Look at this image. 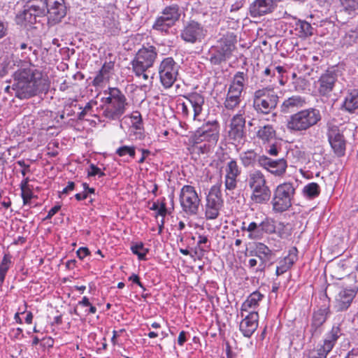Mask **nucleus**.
<instances>
[{
    "instance_id": "4d7b16f0",
    "label": "nucleus",
    "mask_w": 358,
    "mask_h": 358,
    "mask_svg": "<svg viewBox=\"0 0 358 358\" xmlns=\"http://www.w3.org/2000/svg\"><path fill=\"white\" fill-rule=\"evenodd\" d=\"M21 196L24 205L27 204L33 197L31 187L21 189Z\"/></svg>"
},
{
    "instance_id": "f257e3e1",
    "label": "nucleus",
    "mask_w": 358,
    "mask_h": 358,
    "mask_svg": "<svg viewBox=\"0 0 358 358\" xmlns=\"http://www.w3.org/2000/svg\"><path fill=\"white\" fill-rule=\"evenodd\" d=\"M42 83V73L40 71L30 66L20 69L14 73V83L12 90L16 97L20 99H29L35 96L40 90Z\"/></svg>"
},
{
    "instance_id": "f03ea898",
    "label": "nucleus",
    "mask_w": 358,
    "mask_h": 358,
    "mask_svg": "<svg viewBox=\"0 0 358 358\" xmlns=\"http://www.w3.org/2000/svg\"><path fill=\"white\" fill-rule=\"evenodd\" d=\"M104 94L108 96L102 99L103 116L110 120H120L128 106L125 95L117 87H109Z\"/></svg>"
},
{
    "instance_id": "f704fd0d",
    "label": "nucleus",
    "mask_w": 358,
    "mask_h": 358,
    "mask_svg": "<svg viewBox=\"0 0 358 358\" xmlns=\"http://www.w3.org/2000/svg\"><path fill=\"white\" fill-rule=\"evenodd\" d=\"M37 17L28 6L25 5L23 11L17 15L15 21L17 24L27 27L35 24Z\"/></svg>"
},
{
    "instance_id": "8fccbe9b",
    "label": "nucleus",
    "mask_w": 358,
    "mask_h": 358,
    "mask_svg": "<svg viewBox=\"0 0 358 358\" xmlns=\"http://www.w3.org/2000/svg\"><path fill=\"white\" fill-rule=\"evenodd\" d=\"M96 104V101H90L86 103V105L83 107L81 106H78V109L81 110V111L78 114V119L79 120H83L86 115H90L92 113L93 107Z\"/></svg>"
},
{
    "instance_id": "ea45409f",
    "label": "nucleus",
    "mask_w": 358,
    "mask_h": 358,
    "mask_svg": "<svg viewBox=\"0 0 358 358\" xmlns=\"http://www.w3.org/2000/svg\"><path fill=\"white\" fill-rule=\"evenodd\" d=\"M296 30L299 32V36L303 38L311 36L314 34V28L305 20H299L296 23Z\"/></svg>"
},
{
    "instance_id": "338daca9",
    "label": "nucleus",
    "mask_w": 358,
    "mask_h": 358,
    "mask_svg": "<svg viewBox=\"0 0 358 358\" xmlns=\"http://www.w3.org/2000/svg\"><path fill=\"white\" fill-rule=\"evenodd\" d=\"M138 150L141 152V157L138 160V163L143 164L145 161L146 157L150 155L151 152L149 150L143 148H139Z\"/></svg>"
},
{
    "instance_id": "f8f14e48",
    "label": "nucleus",
    "mask_w": 358,
    "mask_h": 358,
    "mask_svg": "<svg viewBox=\"0 0 358 358\" xmlns=\"http://www.w3.org/2000/svg\"><path fill=\"white\" fill-rule=\"evenodd\" d=\"M180 66L172 57L164 58L159 66V75L162 85L165 88L171 87L178 76Z\"/></svg>"
},
{
    "instance_id": "a18cd8bd",
    "label": "nucleus",
    "mask_w": 358,
    "mask_h": 358,
    "mask_svg": "<svg viewBox=\"0 0 358 358\" xmlns=\"http://www.w3.org/2000/svg\"><path fill=\"white\" fill-rule=\"evenodd\" d=\"M260 226L262 236H264V234H271L275 233L276 227L275 221L271 218H265L262 222H260Z\"/></svg>"
},
{
    "instance_id": "5701e85b",
    "label": "nucleus",
    "mask_w": 358,
    "mask_h": 358,
    "mask_svg": "<svg viewBox=\"0 0 358 358\" xmlns=\"http://www.w3.org/2000/svg\"><path fill=\"white\" fill-rule=\"evenodd\" d=\"M257 257L261 260L259 265V270L263 271L266 266V264H272L275 257V254L265 244L259 243L257 244L254 251H251V255Z\"/></svg>"
},
{
    "instance_id": "39448f33",
    "label": "nucleus",
    "mask_w": 358,
    "mask_h": 358,
    "mask_svg": "<svg viewBox=\"0 0 358 358\" xmlns=\"http://www.w3.org/2000/svg\"><path fill=\"white\" fill-rule=\"evenodd\" d=\"M296 187L295 182H285L275 188L271 201L274 213H282L292 207Z\"/></svg>"
},
{
    "instance_id": "20e7f679",
    "label": "nucleus",
    "mask_w": 358,
    "mask_h": 358,
    "mask_svg": "<svg viewBox=\"0 0 358 358\" xmlns=\"http://www.w3.org/2000/svg\"><path fill=\"white\" fill-rule=\"evenodd\" d=\"M236 36L233 32L224 34L208 51L210 64L220 65L229 59L236 49Z\"/></svg>"
},
{
    "instance_id": "bb28decb",
    "label": "nucleus",
    "mask_w": 358,
    "mask_h": 358,
    "mask_svg": "<svg viewBox=\"0 0 358 358\" xmlns=\"http://www.w3.org/2000/svg\"><path fill=\"white\" fill-rule=\"evenodd\" d=\"M261 156L255 150L250 149L239 154V160L244 168L255 167L257 164L260 166Z\"/></svg>"
},
{
    "instance_id": "09e8293b",
    "label": "nucleus",
    "mask_w": 358,
    "mask_h": 358,
    "mask_svg": "<svg viewBox=\"0 0 358 358\" xmlns=\"http://www.w3.org/2000/svg\"><path fill=\"white\" fill-rule=\"evenodd\" d=\"M331 351L322 344L317 349L310 350L308 353V358H327V355Z\"/></svg>"
},
{
    "instance_id": "4c0bfd02",
    "label": "nucleus",
    "mask_w": 358,
    "mask_h": 358,
    "mask_svg": "<svg viewBox=\"0 0 358 358\" xmlns=\"http://www.w3.org/2000/svg\"><path fill=\"white\" fill-rule=\"evenodd\" d=\"M37 17L47 16L46 0H31L26 4Z\"/></svg>"
},
{
    "instance_id": "de8ad7c7",
    "label": "nucleus",
    "mask_w": 358,
    "mask_h": 358,
    "mask_svg": "<svg viewBox=\"0 0 358 358\" xmlns=\"http://www.w3.org/2000/svg\"><path fill=\"white\" fill-rule=\"evenodd\" d=\"M275 233H277L281 238H287L292 235V228L291 224L289 223L285 224L283 222H279L275 225Z\"/></svg>"
},
{
    "instance_id": "6ab92c4d",
    "label": "nucleus",
    "mask_w": 358,
    "mask_h": 358,
    "mask_svg": "<svg viewBox=\"0 0 358 358\" xmlns=\"http://www.w3.org/2000/svg\"><path fill=\"white\" fill-rule=\"evenodd\" d=\"M245 120L241 114L235 115L231 120L228 136L230 140L234 143H241L244 141Z\"/></svg>"
},
{
    "instance_id": "79ce46f5",
    "label": "nucleus",
    "mask_w": 358,
    "mask_h": 358,
    "mask_svg": "<svg viewBox=\"0 0 358 358\" xmlns=\"http://www.w3.org/2000/svg\"><path fill=\"white\" fill-rule=\"evenodd\" d=\"M173 25V24H172L170 22H168L166 18L161 15L157 17L155 23L152 25V28L153 29L161 32L168 33L169 29Z\"/></svg>"
},
{
    "instance_id": "b1692460",
    "label": "nucleus",
    "mask_w": 358,
    "mask_h": 358,
    "mask_svg": "<svg viewBox=\"0 0 358 358\" xmlns=\"http://www.w3.org/2000/svg\"><path fill=\"white\" fill-rule=\"evenodd\" d=\"M306 99L300 95H293L285 99L280 105V112L288 114L297 111L306 105Z\"/></svg>"
},
{
    "instance_id": "423d86ee",
    "label": "nucleus",
    "mask_w": 358,
    "mask_h": 358,
    "mask_svg": "<svg viewBox=\"0 0 358 358\" xmlns=\"http://www.w3.org/2000/svg\"><path fill=\"white\" fill-rule=\"evenodd\" d=\"M279 96L271 87L256 90L253 94V108L259 115H268L278 105Z\"/></svg>"
},
{
    "instance_id": "a19ab883",
    "label": "nucleus",
    "mask_w": 358,
    "mask_h": 358,
    "mask_svg": "<svg viewBox=\"0 0 358 358\" xmlns=\"http://www.w3.org/2000/svg\"><path fill=\"white\" fill-rule=\"evenodd\" d=\"M241 229L242 231H247L248 234V238L250 239H261L263 238L260 223L257 224L255 222H250L248 227L244 226L245 223L243 224Z\"/></svg>"
},
{
    "instance_id": "cd10ccee",
    "label": "nucleus",
    "mask_w": 358,
    "mask_h": 358,
    "mask_svg": "<svg viewBox=\"0 0 358 358\" xmlns=\"http://www.w3.org/2000/svg\"><path fill=\"white\" fill-rule=\"evenodd\" d=\"M247 182L251 190L268 186L266 179L259 170H254L249 173Z\"/></svg>"
},
{
    "instance_id": "9b49d317",
    "label": "nucleus",
    "mask_w": 358,
    "mask_h": 358,
    "mask_svg": "<svg viewBox=\"0 0 358 358\" xmlns=\"http://www.w3.org/2000/svg\"><path fill=\"white\" fill-rule=\"evenodd\" d=\"M219 136L220 126L218 122L217 121H208L195 131L193 141L195 144L206 141L210 146L217 143Z\"/></svg>"
},
{
    "instance_id": "dca6fc26",
    "label": "nucleus",
    "mask_w": 358,
    "mask_h": 358,
    "mask_svg": "<svg viewBox=\"0 0 358 358\" xmlns=\"http://www.w3.org/2000/svg\"><path fill=\"white\" fill-rule=\"evenodd\" d=\"M260 166L275 176L282 177L286 173L287 162L284 158L273 159L266 155H262Z\"/></svg>"
},
{
    "instance_id": "052dcab7",
    "label": "nucleus",
    "mask_w": 358,
    "mask_h": 358,
    "mask_svg": "<svg viewBox=\"0 0 358 358\" xmlns=\"http://www.w3.org/2000/svg\"><path fill=\"white\" fill-rule=\"evenodd\" d=\"M165 199H163V201L161 202L159 208L157 209V215H160L162 217V218H164L165 215H166L167 209H166V205L165 203Z\"/></svg>"
},
{
    "instance_id": "72a5a7b5",
    "label": "nucleus",
    "mask_w": 358,
    "mask_h": 358,
    "mask_svg": "<svg viewBox=\"0 0 358 358\" xmlns=\"http://www.w3.org/2000/svg\"><path fill=\"white\" fill-rule=\"evenodd\" d=\"M271 196V191L268 186L252 190L250 199L254 203L266 204Z\"/></svg>"
},
{
    "instance_id": "c85d7f7f",
    "label": "nucleus",
    "mask_w": 358,
    "mask_h": 358,
    "mask_svg": "<svg viewBox=\"0 0 358 358\" xmlns=\"http://www.w3.org/2000/svg\"><path fill=\"white\" fill-rule=\"evenodd\" d=\"M185 99L193 108L194 120H196L203 110V106L205 102L203 96L199 93L194 92L189 94L185 96Z\"/></svg>"
},
{
    "instance_id": "7c9ffc66",
    "label": "nucleus",
    "mask_w": 358,
    "mask_h": 358,
    "mask_svg": "<svg viewBox=\"0 0 358 358\" xmlns=\"http://www.w3.org/2000/svg\"><path fill=\"white\" fill-rule=\"evenodd\" d=\"M297 249L295 247L292 248L288 255L279 262L280 265L277 266L275 271L277 275L283 274L292 266L297 260Z\"/></svg>"
},
{
    "instance_id": "1a4fd4ad",
    "label": "nucleus",
    "mask_w": 358,
    "mask_h": 358,
    "mask_svg": "<svg viewBox=\"0 0 358 358\" xmlns=\"http://www.w3.org/2000/svg\"><path fill=\"white\" fill-rule=\"evenodd\" d=\"M157 57V51L155 46H143L136 54L131 62L132 70H136L138 73H142L143 70H148L153 66Z\"/></svg>"
},
{
    "instance_id": "69168bd1",
    "label": "nucleus",
    "mask_w": 358,
    "mask_h": 358,
    "mask_svg": "<svg viewBox=\"0 0 358 358\" xmlns=\"http://www.w3.org/2000/svg\"><path fill=\"white\" fill-rule=\"evenodd\" d=\"M60 209V205L55 206L48 211V215H46L44 220H46L51 219Z\"/></svg>"
},
{
    "instance_id": "3c124183",
    "label": "nucleus",
    "mask_w": 358,
    "mask_h": 358,
    "mask_svg": "<svg viewBox=\"0 0 358 358\" xmlns=\"http://www.w3.org/2000/svg\"><path fill=\"white\" fill-rule=\"evenodd\" d=\"M273 141L274 142H271L267 147H266V151L271 156H278L282 150L281 144L275 139Z\"/></svg>"
},
{
    "instance_id": "6e6552de",
    "label": "nucleus",
    "mask_w": 358,
    "mask_h": 358,
    "mask_svg": "<svg viewBox=\"0 0 358 358\" xmlns=\"http://www.w3.org/2000/svg\"><path fill=\"white\" fill-rule=\"evenodd\" d=\"M179 200L182 210L185 214L189 216L197 215L201 199L194 187L189 185H184L180 189Z\"/></svg>"
},
{
    "instance_id": "f3484780",
    "label": "nucleus",
    "mask_w": 358,
    "mask_h": 358,
    "mask_svg": "<svg viewBox=\"0 0 358 358\" xmlns=\"http://www.w3.org/2000/svg\"><path fill=\"white\" fill-rule=\"evenodd\" d=\"M46 4L49 23H58L66 16V6L64 0H46Z\"/></svg>"
},
{
    "instance_id": "37998d69",
    "label": "nucleus",
    "mask_w": 358,
    "mask_h": 358,
    "mask_svg": "<svg viewBox=\"0 0 358 358\" xmlns=\"http://www.w3.org/2000/svg\"><path fill=\"white\" fill-rule=\"evenodd\" d=\"M136 147L135 145H123L120 146L115 150V154L120 157L129 156L131 159H134L136 156Z\"/></svg>"
},
{
    "instance_id": "bf43d9fd",
    "label": "nucleus",
    "mask_w": 358,
    "mask_h": 358,
    "mask_svg": "<svg viewBox=\"0 0 358 358\" xmlns=\"http://www.w3.org/2000/svg\"><path fill=\"white\" fill-rule=\"evenodd\" d=\"M285 69L282 66H275L273 65V72L275 74V76H276V73L278 74L277 78L279 80L280 84L281 85H284L285 82L283 81V73L285 72Z\"/></svg>"
},
{
    "instance_id": "5fc2aeb1",
    "label": "nucleus",
    "mask_w": 358,
    "mask_h": 358,
    "mask_svg": "<svg viewBox=\"0 0 358 358\" xmlns=\"http://www.w3.org/2000/svg\"><path fill=\"white\" fill-rule=\"evenodd\" d=\"M197 247L201 252L206 251L207 249L210 248V245H206L208 243V238L206 236L199 235L198 237Z\"/></svg>"
},
{
    "instance_id": "c756f323",
    "label": "nucleus",
    "mask_w": 358,
    "mask_h": 358,
    "mask_svg": "<svg viewBox=\"0 0 358 358\" xmlns=\"http://www.w3.org/2000/svg\"><path fill=\"white\" fill-rule=\"evenodd\" d=\"M342 109L350 113H354L358 109V90H349L342 104Z\"/></svg>"
},
{
    "instance_id": "e433bc0d",
    "label": "nucleus",
    "mask_w": 358,
    "mask_h": 358,
    "mask_svg": "<svg viewBox=\"0 0 358 358\" xmlns=\"http://www.w3.org/2000/svg\"><path fill=\"white\" fill-rule=\"evenodd\" d=\"M275 131L273 127L271 124L264 125L260 127L259 130L257 131V136L264 143H271L275 139Z\"/></svg>"
},
{
    "instance_id": "58836bf2",
    "label": "nucleus",
    "mask_w": 358,
    "mask_h": 358,
    "mask_svg": "<svg viewBox=\"0 0 358 358\" xmlns=\"http://www.w3.org/2000/svg\"><path fill=\"white\" fill-rule=\"evenodd\" d=\"M131 129H134V134L136 139L142 140L145 138L144 129L142 124V118L141 114L133 115L131 117Z\"/></svg>"
},
{
    "instance_id": "774afa93",
    "label": "nucleus",
    "mask_w": 358,
    "mask_h": 358,
    "mask_svg": "<svg viewBox=\"0 0 358 358\" xmlns=\"http://www.w3.org/2000/svg\"><path fill=\"white\" fill-rule=\"evenodd\" d=\"M17 164L22 167V170L21 171V173L23 176H25L27 171H29V165L27 164L24 160H19L17 162Z\"/></svg>"
},
{
    "instance_id": "9d476101",
    "label": "nucleus",
    "mask_w": 358,
    "mask_h": 358,
    "mask_svg": "<svg viewBox=\"0 0 358 358\" xmlns=\"http://www.w3.org/2000/svg\"><path fill=\"white\" fill-rule=\"evenodd\" d=\"M222 206L223 199L220 185H213L209 189L206 199L205 216L206 220L217 218Z\"/></svg>"
},
{
    "instance_id": "0eeeda50",
    "label": "nucleus",
    "mask_w": 358,
    "mask_h": 358,
    "mask_svg": "<svg viewBox=\"0 0 358 358\" xmlns=\"http://www.w3.org/2000/svg\"><path fill=\"white\" fill-rule=\"evenodd\" d=\"M247 80L246 73L242 71H238L234 76L224 101V106L226 109L233 110L239 106Z\"/></svg>"
},
{
    "instance_id": "2f4dec72",
    "label": "nucleus",
    "mask_w": 358,
    "mask_h": 358,
    "mask_svg": "<svg viewBox=\"0 0 358 358\" xmlns=\"http://www.w3.org/2000/svg\"><path fill=\"white\" fill-rule=\"evenodd\" d=\"M264 295L262 294L259 292L255 291L250 294L246 300L243 303L240 313L241 315V317H244V313H250L251 312L250 309H255L259 306V302L262 301L263 299Z\"/></svg>"
},
{
    "instance_id": "6e6d98bb",
    "label": "nucleus",
    "mask_w": 358,
    "mask_h": 358,
    "mask_svg": "<svg viewBox=\"0 0 358 358\" xmlns=\"http://www.w3.org/2000/svg\"><path fill=\"white\" fill-rule=\"evenodd\" d=\"M88 177H92L98 176L99 178H101L105 176V173L101 170L96 165L92 164L90 166V169L87 172Z\"/></svg>"
},
{
    "instance_id": "c9c22d12",
    "label": "nucleus",
    "mask_w": 358,
    "mask_h": 358,
    "mask_svg": "<svg viewBox=\"0 0 358 358\" xmlns=\"http://www.w3.org/2000/svg\"><path fill=\"white\" fill-rule=\"evenodd\" d=\"M162 15L167 20L168 22L175 24L179 20L181 15V10L177 3H172L166 6L162 11Z\"/></svg>"
},
{
    "instance_id": "680f3d73",
    "label": "nucleus",
    "mask_w": 358,
    "mask_h": 358,
    "mask_svg": "<svg viewBox=\"0 0 358 358\" xmlns=\"http://www.w3.org/2000/svg\"><path fill=\"white\" fill-rule=\"evenodd\" d=\"M129 280L132 282L138 285L143 291H145L146 289L144 285L140 281V278L138 275L133 273L129 277Z\"/></svg>"
},
{
    "instance_id": "49530a36",
    "label": "nucleus",
    "mask_w": 358,
    "mask_h": 358,
    "mask_svg": "<svg viewBox=\"0 0 358 358\" xmlns=\"http://www.w3.org/2000/svg\"><path fill=\"white\" fill-rule=\"evenodd\" d=\"M131 250L134 255H137L139 260H145L146 255L149 252V249L145 248L142 242L132 245Z\"/></svg>"
},
{
    "instance_id": "aec40b11",
    "label": "nucleus",
    "mask_w": 358,
    "mask_h": 358,
    "mask_svg": "<svg viewBox=\"0 0 358 358\" xmlns=\"http://www.w3.org/2000/svg\"><path fill=\"white\" fill-rule=\"evenodd\" d=\"M358 291V285L351 288H343L339 291L335 299L334 307L337 311L348 309Z\"/></svg>"
},
{
    "instance_id": "473e14b6",
    "label": "nucleus",
    "mask_w": 358,
    "mask_h": 358,
    "mask_svg": "<svg viewBox=\"0 0 358 358\" xmlns=\"http://www.w3.org/2000/svg\"><path fill=\"white\" fill-rule=\"evenodd\" d=\"M329 299L325 296L324 303L313 313L311 321L315 323L324 324L330 314Z\"/></svg>"
},
{
    "instance_id": "7ed1b4c3",
    "label": "nucleus",
    "mask_w": 358,
    "mask_h": 358,
    "mask_svg": "<svg viewBox=\"0 0 358 358\" xmlns=\"http://www.w3.org/2000/svg\"><path fill=\"white\" fill-rule=\"evenodd\" d=\"M322 120L320 111L315 108L301 110L291 115L286 127L291 133L303 134L316 125Z\"/></svg>"
},
{
    "instance_id": "393cba45",
    "label": "nucleus",
    "mask_w": 358,
    "mask_h": 358,
    "mask_svg": "<svg viewBox=\"0 0 358 358\" xmlns=\"http://www.w3.org/2000/svg\"><path fill=\"white\" fill-rule=\"evenodd\" d=\"M341 318H338V322H334L331 329L328 331L324 336L323 345L328 348L330 351L334 348L338 339L343 335L341 329Z\"/></svg>"
},
{
    "instance_id": "a211bd4d",
    "label": "nucleus",
    "mask_w": 358,
    "mask_h": 358,
    "mask_svg": "<svg viewBox=\"0 0 358 358\" xmlns=\"http://www.w3.org/2000/svg\"><path fill=\"white\" fill-rule=\"evenodd\" d=\"M337 80V74L334 71H327L322 74L315 83L317 92L320 96L329 97L333 91Z\"/></svg>"
},
{
    "instance_id": "4be33fe9",
    "label": "nucleus",
    "mask_w": 358,
    "mask_h": 358,
    "mask_svg": "<svg viewBox=\"0 0 358 358\" xmlns=\"http://www.w3.org/2000/svg\"><path fill=\"white\" fill-rule=\"evenodd\" d=\"M258 313L251 310L247 315H244L240 323L239 329L245 337L250 338L258 327Z\"/></svg>"
},
{
    "instance_id": "2eb2a0df",
    "label": "nucleus",
    "mask_w": 358,
    "mask_h": 358,
    "mask_svg": "<svg viewBox=\"0 0 358 358\" xmlns=\"http://www.w3.org/2000/svg\"><path fill=\"white\" fill-rule=\"evenodd\" d=\"M241 172L236 159L230 158L224 167V186L227 190L233 191L237 187L238 178Z\"/></svg>"
},
{
    "instance_id": "e2e57ef3",
    "label": "nucleus",
    "mask_w": 358,
    "mask_h": 358,
    "mask_svg": "<svg viewBox=\"0 0 358 358\" xmlns=\"http://www.w3.org/2000/svg\"><path fill=\"white\" fill-rule=\"evenodd\" d=\"M76 254L79 259H83L90 255V250L87 248L81 247L77 250Z\"/></svg>"
},
{
    "instance_id": "0e129e2a",
    "label": "nucleus",
    "mask_w": 358,
    "mask_h": 358,
    "mask_svg": "<svg viewBox=\"0 0 358 358\" xmlns=\"http://www.w3.org/2000/svg\"><path fill=\"white\" fill-rule=\"evenodd\" d=\"M262 76L266 78L275 77L273 72V65L271 64L268 66L262 72Z\"/></svg>"
},
{
    "instance_id": "13d9d810",
    "label": "nucleus",
    "mask_w": 358,
    "mask_h": 358,
    "mask_svg": "<svg viewBox=\"0 0 358 358\" xmlns=\"http://www.w3.org/2000/svg\"><path fill=\"white\" fill-rule=\"evenodd\" d=\"M11 264V257L9 254H5L0 264V270L8 271Z\"/></svg>"
},
{
    "instance_id": "a878e982",
    "label": "nucleus",
    "mask_w": 358,
    "mask_h": 358,
    "mask_svg": "<svg viewBox=\"0 0 358 358\" xmlns=\"http://www.w3.org/2000/svg\"><path fill=\"white\" fill-rule=\"evenodd\" d=\"M114 61H106L93 79L92 85L95 87L101 86L104 83L108 81L110 78L111 71L114 69Z\"/></svg>"
},
{
    "instance_id": "603ef678",
    "label": "nucleus",
    "mask_w": 358,
    "mask_h": 358,
    "mask_svg": "<svg viewBox=\"0 0 358 358\" xmlns=\"http://www.w3.org/2000/svg\"><path fill=\"white\" fill-rule=\"evenodd\" d=\"M341 5L348 13L358 10V0H341Z\"/></svg>"
},
{
    "instance_id": "4468645a",
    "label": "nucleus",
    "mask_w": 358,
    "mask_h": 358,
    "mask_svg": "<svg viewBox=\"0 0 358 358\" xmlns=\"http://www.w3.org/2000/svg\"><path fill=\"white\" fill-rule=\"evenodd\" d=\"M206 34L207 30L203 24L192 20L184 23L180 36L185 42L194 44L201 42Z\"/></svg>"
},
{
    "instance_id": "864d4df0",
    "label": "nucleus",
    "mask_w": 358,
    "mask_h": 358,
    "mask_svg": "<svg viewBox=\"0 0 358 358\" xmlns=\"http://www.w3.org/2000/svg\"><path fill=\"white\" fill-rule=\"evenodd\" d=\"M323 325L319 323H315L311 321L310 325L308 329L309 333L311 335V338H318L323 331Z\"/></svg>"
},
{
    "instance_id": "c03bdc74",
    "label": "nucleus",
    "mask_w": 358,
    "mask_h": 358,
    "mask_svg": "<svg viewBox=\"0 0 358 358\" xmlns=\"http://www.w3.org/2000/svg\"><path fill=\"white\" fill-rule=\"evenodd\" d=\"M303 193L308 198H315L318 196L320 193V187L316 182H310L304 186Z\"/></svg>"
},
{
    "instance_id": "ddd939ff",
    "label": "nucleus",
    "mask_w": 358,
    "mask_h": 358,
    "mask_svg": "<svg viewBox=\"0 0 358 358\" xmlns=\"http://www.w3.org/2000/svg\"><path fill=\"white\" fill-rule=\"evenodd\" d=\"M327 136L334 154L339 157L344 156L346 150V140L343 131L340 127L336 124L328 122L327 124Z\"/></svg>"
},
{
    "instance_id": "412c9836",
    "label": "nucleus",
    "mask_w": 358,
    "mask_h": 358,
    "mask_svg": "<svg viewBox=\"0 0 358 358\" xmlns=\"http://www.w3.org/2000/svg\"><path fill=\"white\" fill-rule=\"evenodd\" d=\"M280 0H255L249 7V13L252 17H258L272 13Z\"/></svg>"
}]
</instances>
